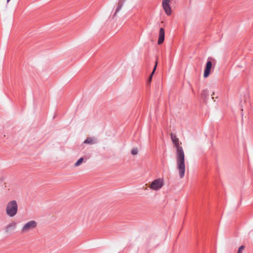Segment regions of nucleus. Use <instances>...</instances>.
Segmentation results:
<instances>
[{
	"label": "nucleus",
	"instance_id": "nucleus-1",
	"mask_svg": "<svg viewBox=\"0 0 253 253\" xmlns=\"http://www.w3.org/2000/svg\"><path fill=\"white\" fill-rule=\"evenodd\" d=\"M171 139L176 149V169L178 170L180 178H182L184 176L185 171L184 151L182 147L179 145L178 138L172 133H171Z\"/></svg>",
	"mask_w": 253,
	"mask_h": 253
},
{
	"label": "nucleus",
	"instance_id": "nucleus-2",
	"mask_svg": "<svg viewBox=\"0 0 253 253\" xmlns=\"http://www.w3.org/2000/svg\"><path fill=\"white\" fill-rule=\"evenodd\" d=\"M6 213L9 217L14 216L17 213L18 205L15 200L9 202L6 207Z\"/></svg>",
	"mask_w": 253,
	"mask_h": 253
},
{
	"label": "nucleus",
	"instance_id": "nucleus-3",
	"mask_svg": "<svg viewBox=\"0 0 253 253\" xmlns=\"http://www.w3.org/2000/svg\"><path fill=\"white\" fill-rule=\"evenodd\" d=\"M37 226V222L35 220H30L27 222L22 227L21 232L27 233L35 229Z\"/></svg>",
	"mask_w": 253,
	"mask_h": 253
},
{
	"label": "nucleus",
	"instance_id": "nucleus-4",
	"mask_svg": "<svg viewBox=\"0 0 253 253\" xmlns=\"http://www.w3.org/2000/svg\"><path fill=\"white\" fill-rule=\"evenodd\" d=\"M212 67V59L209 58L207 60L204 72V77L205 78H208L211 73V71Z\"/></svg>",
	"mask_w": 253,
	"mask_h": 253
},
{
	"label": "nucleus",
	"instance_id": "nucleus-5",
	"mask_svg": "<svg viewBox=\"0 0 253 253\" xmlns=\"http://www.w3.org/2000/svg\"><path fill=\"white\" fill-rule=\"evenodd\" d=\"M163 186V181L160 178L154 180L150 184V187L153 190H157Z\"/></svg>",
	"mask_w": 253,
	"mask_h": 253
},
{
	"label": "nucleus",
	"instance_id": "nucleus-6",
	"mask_svg": "<svg viewBox=\"0 0 253 253\" xmlns=\"http://www.w3.org/2000/svg\"><path fill=\"white\" fill-rule=\"evenodd\" d=\"M165 30L163 28H161L159 31V38L158 40V44H162L165 40Z\"/></svg>",
	"mask_w": 253,
	"mask_h": 253
},
{
	"label": "nucleus",
	"instance_id": "nucleus-7",
	"mask_svg": "<svg viewBox=\"0 0 253 253\" xmlns=\"http://www.w3.org/2000/svg\"><path fill=\"white\" fill-rule=\"evenodd\" d=\"M163 7L168 15H170L171 13V7L169 2H162Z\"/></svg>",
	"mask_w": 253,
	"mask_h": 253
},
{
	"label": "nucleus",
	"instance_id": "nucleus-8",
	"mask_svg": "<svg viewBox=\"0 0 253 253\" xmlns=\"http://www.w3.org/2000/svg\"><path fill=\"white\" fill-rule=\"evenodd\" d=\"M16 222L12 221L10 223L8 224L5 228V232L7 233L9 231L14 230L16 228Z\"/></svg>",
	"mask_w": 253,
	"mask_h": 253
},
{
	"label": "nucleus",
	"instance_id": "nucleus-9",
	"mask_svg": "<svg viewBox=\"0 0 253 253\" xmlns=\"http://www.w3.org/2000/svg\"><path fill=\"white\" fill-rule=\"evenodd\" d=\"M157 64H158V62H157V61H156L155 62V65L153 68V70L152 73H151L150 75L149 76V77L147 80V86L151 84V82L152 79V77H153V75L155 73V72L156 70Z\"/></svg>",
	"mask_w": 253,
	"mask_h": 253
},
{
	"label": "nucleus",
	"instance_id": "nucleus-10",
	"mask_svg": "<svg viewBox=\"0 0 253 253\" xmlns=\"http://www.w3.org/2000/svg\"><path fill=\"white\" fill-rule=\"evenodd\" d=\"M85 144H93L97 143V140L95 137H87L84 142Z\"/></svg>",
	"mask_w": 253,
	"mask_h": 253
},
{
	"label": "nucleus",
	"instance_id": "nucleus-11",
	"mask_svg": "<svg viewBox=\"0 0 253 253\" xmlns=\"http://www.w3.org/2000/svg\"><path fill=\"white\" fill-rule=\"evenodd\" d=\"M209 95V91L207 88L202 89L200 92V97L203 99L206 98Z\"/></svg>",
	"mask_w": 253,
	"mask_h": 253
},
{
	"label": "nucleus",
	"instance_id": "nucleus-12",
	"mask_svg": "<svg viewBox=\"0 0 253 253\" xmlns=\"http://www.w3.org/2000/svg\"><path fill=\"white\" fill-rule=\"evenodd\" d=\"M125 0H119L117 8L116 10L115 13L114 14V16L116 15V14L120 11V10L121 9L122 6L124 5V3L125 2Z\"/></svg>",
	"mask_w": 253,
	"mask_h": 253
},
{
	"label": "nucleus",
	"instance_id": "nucleus-13",
	"mask_svg": "<svg viewBox=\"0 0 253 253\" xmlns=\"http://www.w3.org/2000/svg\"><path fill=\"white\" fill-rule=\"evenodd\" d=\"M84 158L83 157H81L76 162V163L75 164L74 166L75 167H78V166H79L80 165H81L82 163L84 161Z\"/></svg>",
	"mask_w": 253,
	"mask_h": 253
},
{
	"label": "nucleus",
	"instance_id": "nucleus-14",
	"mask_svg": "<svg viewBox=\"0 0 253 253\" xmlns=\"http://www.w3.org/2000/svg\"><path fill=\"white\" fill-rule=\"evenodd\" d=\"M138 153V149L137 148H134L131 151V154L132 155H135Z\"/></svg>",
	"mask_w": 253,
	"mask_h": 253
},
{
	"label": "nucleus",
	"instance_id": "nucleus-15",
	"mask_svg": "<svg viewBox=\"0 0 253 253\" xmlns=\"http://www.w3.org/2000/svg\"><path fill=\"white\" fill-rule=\"evenodd\" d=\"M245 249V247L244 246H241L238 249L237 253H242L243 250Z\"/></svg>",
	"mask_w": 253,
	"mask_h": 253
},
{
	"label": "nucleus",
	"instance_id": "nucleus-16",
	"mask_svg": "<svg viewBox=\"0 0 253 253\" xmlns=\"http://www.w3.org/2000/svg\"><path fill=\"white\" fill-rule=\"evenodd\" d=\"M170 0H163L162 2H169Z\"/></svg>",
	"mask_w": 253,
	"mask_h": 253
},
{
	"label": "nucleus",
	"instance_id": "nucleus-17",
	"mask_svg": "<svg viewBox=\"0 0 253 253\" xmlns=\"http://www.w3.org/2000/svg\"><path fill=\"white\" fill-rule=\"evenodd\" d=\"M10 0H7V2H9Z\"/></svg>",
	"mask_w": 253,
	"mask_h": 253
}]
</instances>
